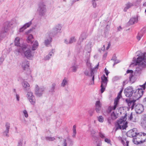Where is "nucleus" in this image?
<instances>
[{
    "label": "nucleus",
    "instance_id": "obj_1",
    "mask_svg": "<svg viewBox=\"0 0 146 146\" xmlns=\"http://www.w3.org/2000/svg\"><path fill=\"white\" fill-rule=\"evenodd\" d=\"M133 61L135 63V65L138 66L135 72H133L132 70H129L127 71V74H129V81L132 83L134 82L136 80L137 76L140 75L141 71L145 67L146 63L144 60L140 57L137 58H133Z\"/></svg>",
    "mask_w": 146,
    "mask_h": 146
},
{
    "label": "nucleus",
    "instance_id": "obj_2",
    "mask_svg": "<svg viewBox=\"0 0 146 146\" xmlns=\"http://www.w3.org/2000/svg\"><path fill=\"white\" fill-rule=\"evenodd\" d=\"M87 64L88 68L85 71L84 73L86 76L92 77L90 84L92 85L94 84V73L96 72L98 69L99 66V62L93 68H92V64L90 62H87Z\"/></svg>",
    "mask_w": 146,
    "mask_h": 146
},
{
    "label": "nucleus",
    "instance_id": "obj_3",
    "mask_svg": "<svg viewBox=\"0 0 146 146\" xmlns=\"http://www.w3.org/2000/svg\"><path fill=\"white\" fill-rule=\"evenodd\" d=\"M18 54H24L25 56L29 59H31L33 56V54L27 44H24L21 46L18 50Z\"/></svg>",
    "mask_w": 146,
    "mask_h": 146
},
{
    "label": "nucleus",
    "instance_id": "obj_4",
    "mask_svg": "<svg viewBox=\"0 0 146 146\" xmlns=\"http://www.w3.org/2000/svg\"><path fill=\"white\" fill-rule=\"evenodd\" d=\"M23 86L24 90L27 92V96L29 101L32 105H34L35 103V99L33 93L29 92L30 89V85L27 82L24 81Z\"/></svg>",
    "mask_w": 146,
    "mask_h": 146
},
{
    "label": "nucleus",
    "instance_id": "obj_5",
    "mask_svg": "<svg viewBox=\"0 0 146 146\" xmlns=\"http://www.w3.org/2000/svg\"><path fill=\"white\" fill-rule=\"evenodd\" d=\"M127 113H125L123 117H121L115 124V131L119 129H124L127 127V122L126 121Z\"/></svg>",
    "mask_w": 146,
    "mask_h": 146
},
{
    "label": "nucleus",
    "instance_id": "obj_6",
    "mask_svg": "<svg viewBox=\"0 0 146 146\" xmlns=\"http://www.w3.org/2000/svg\"><path fill=\"white\" fill-rule=\"evenodd\" d=\"M27 42L31 44L32 49L33 50H36L38 46V43L37 41H34V39L33 35L30 34L28 37Z\"/></svg>",
    "mask_w": 146,
    "mask_h": 146
},
{
    "label": "nucleus",
    "instance_id": "obj_7",
    "mask_svg": "<svg viewBox=\"0 0 146 146\" xmlns=\"http://www.w3.org/2000/svg\"><path fill=\"white\" fill-rule=\"evenodd\" d=\"M37 11L40 16H44L46 12V5L44 3L41 2L39 4Z\"/></svg>",
    "mask_w": 146,
    "mask_h": 146
},
{
    "label": "nucleus",
    "instance_id": "obj_8",
    "mask_svg": "<svg viewBox=\"0 0 146 146\" xmlns=\"http://www.w3.org/2000/svg\"><path fill=\"white\" fill-rule=\"evenodd\" d=\"M101 93L104 91L108 82V77L104 75L101 77Z\"/></svg>",
    "mask_w": 146,
    "mask_h": 146
},
{
    "label": "nucleus",
    "instance_id": "obj_9",
    "mask_svg": "<svg viewBox=\"0 0 146 146\" xmlns=\"http://www.w3.org/2000/svg\"><path fill=\"white\" fill-rule=\"evenodd\" d=\"M145 133L142 132H138L136 136V138H133V142L135 144L141 143Z\"/></svg>",
    "mask_w": 146,
    "mask_h": 146
},
{
    "label": "nucleus",
    "instance_id": "obj_10",
    "mask_svg": "<svg viewBox=\"0 0 146 146\" xmlns=\"http://www.w3.org/2000/svg\"><path fill=\"white\" fill-rule=\"evenodd\" d=\"M62 28V26L61 24H57L55 26L50 33V35L51 36H54V35L58 33H60Z\"/></svg>",
    "mask_w": 146,
    "mask_h": 146
},
{
    "label": "nucleus",
    "instance_id": "obj_11",
    "mask_svg": "<svg viewBox=\"0 0 146 146\" xmlns=\"http://www.w3.org/2000/svg\"><path fill=\"white\" fill-rule=\"evenodd\" d=\"M8 28L7 24L6 23L1 29L0 31V41L6 36V33L8 31Z\"/></svg>",
    "mask_w": 146,
    "mask_h": 146
},
{
    "label": "nucleus",
    "instance_id": "obj_12",
    "mask_svg": "<svg viewBox=\"0 0 146 146\" xmlns=\"http://www.w3.org/2000/svg\"><path fill=\"white\" fill-rule=\"evenodd\" d=\"M137 132L136 128H134L132 129H131L128 131L127 133V136L130 137H135L136 138V136L137 134Z\"/></svg>",
    "mask_w": 146,
    "mask_h": 146
},
{
    "label": "nucleus",
    "instance_id": "obj_13",
    "mask_svg": "<svg viewBox=\"0 0 146 146\" xmlns=\"http://www.w3.org/2000/svg\"><path fill=\"white\" fill-rule=\"evenodd\" d=\"M120 98V97L117 96V97L115 99L114 102V105L113 106H110L108 108V113H110L112 111L114 110L115 109L116 107H117V106L118 104L119 100Z\"/></svg>",
    "mask_w": 146,
    "mask_h": 146
},
{
    "label": "nucleus",
    "instance_id": "obj_14",
    "mask_svg": "<svg viewBox=\"0 0 146 146\" xmlns=\"http://www.w3.org/2000/svg\"><path fill=\"white\" fill-rule=\"evenodd\" d=\"M133 90L131 86H129L125 89L124 92L125 96L127 97H130L133 93Z\"/></svg>",
    "mask_w": 146,
    "mask_h": 146
},
{
    "label": "nucleus",
    "instance_id": "obj_15",
    "mask_svg": "<svg viewBox=\"0 0 146 146\" xmlns=\"http://www.w3.org/2000/svg\"><path fill=\"white\" fill-rule=\"evenodd\" d=\"M91 134L92 137V139L94 141V143H96L97 144V146H100V139L96 135H94L95 134V131L92 129L90 130Z\"/></svg>",
    "mask_w": 146,
    "mask_h": 146
},
{
    "label": "nucleus",
    "instance_id": "obj_16",
    "mask_svg": "<svg viewBox=\"0 0 146 146\" xmlns=\"http://www.w3.org/2000/svg\"><path fill=\"white\" fill-rule=\"evenodd\" d=\"M44 90V88L43 87L39 88L37 85L35 86V94L38 97L41 96Z\"/></svg>",
    "mask_w": 146,
    "mask_h": 146
},
{
    "label": "nucleus",
    "instance_id": "obj_17",
    "mask_svg": "<svg viewBox=\"0 0 146 146\" xmlns=\"http://www.w3.org/2000/svg\"><path fill=\"white\" fill-rule=\"evenodd\" d=\"M135 110L137 113H140L143 111L144 109L142 105L139 104L136 105L135 107Z\"/></svg>",
    "mask_w": 146,
    "mask_h": 146
},
{
    "label": "nucleus",
    "instance_id": "obj_18",
    "mask_svg": "<svg viewBox=\"0 0 146 146\" xmlns=\"http://www.w3.org/2000/svg\"><path fill=\"white\" fill-rule=\"evenodd\" d=\"M146 84L145 82L142 85L140 86V88H138V89L136 90L137 93H138L140 95L142 96L143 94V90L145 89V86Z\"/></svg>",
    "mask_w": 146,
    "mask_h": 146
},
{
    "label": "nucleus",
    "instance_id": "obj_19",
    "mask_svg": "<svg viewBox=\"0 0 146 146\" xmlns=\"http://www.w3.org/2000/svg\"><path fill=\"white\" fill-rule=\"evenodd\" d=\"M6 129L3 132V135L7 137H9L8 133H9V129L10 127V124L8 123H6L5 125Z\"/></svg>",
    "mask_w": 146,
    "mask_h": 146
},
{
    "label": "nucleus",
    "instance_id": "obj_20",
    "mask_svg": "<svg viewBox=\"0 0 146 146\" xmlns=\"http://www.w3.org/2000/svg\"><path fill=\"white\" fill-rule=\"evenodd\" d=\"M29 67V63L26 60H23L22 62V67L23 69L25 70L28 69Z\"/></svg>",
    "mask_w": 146,
    "mask_h": 146
},
{
    "label": "nucleus",
    "instance_id": "obj_21",
    "mask_svg": "<svg viewBox=\"0 0 146 146\" xmlns=\"http://www.w3.org/2000/svg\"><path fill=\"white\" fill-rule=\"evenodd\" d=\"M20 40V38L19 37H16L15 40V46H18V48L16 51L18 52V50L20 48L21 46L24 44H21L20 43L19 41Z\"/></svg>",
    "mask_w": 146,
    "mask_h": 146
},
{
    "label": "nucleus",
    "instance_id": "obj_22",
    "mask_svg": "<svg viewBox=\"0 0 146 146\" xmlns=\"http://www.w3.org/2000/svg\"><path fill=\"white\" fill-rule=\"evenodd\" d=\"M95 110L98 113L100 112V102L99 100L97 101L95 104Z\"/></svg>",
    "mask_w": 146,
    "mask_h": 146
},
{
    "label": "nucleus",
    "instance_id": "obj_23",
    "mask_svg": "<svg viewBox=\"0 0 146 146\" xmlns=\"http://www.w3.org/2000/svg\"><path fill=\"white\" fill-rule=\"evenodd\" d=\"M72 141L69 138H67V139H64L63 143V146H67L68 145L69 146H71L72 145Z\"/></svg>",
    "mask_w": 146,
    "mask_h": 146
},
{
    "label": "nucleus",
    "instance_id": "obj_24",
    "mask_svg": "<svg viewBox=\"0 0 146 146\" xmlns=\"http://www.w3.org/2000/svg\"><path fill=\"white\" fill-rule=\"evenodd\" d=\"M117 139L119 141H121L124 146H128L129 141L125 139H123L120 136L117 137Z\"/></svg>",
    "mask_w": 146,
    "mask_h": 146
},
{
    "label": "nucleus",
    "instance_id": "obj_25",
    "mask_svg": "<svg viewBox=\"0 0 146 146\" xmlns=\"http://www.w3.org/2000/svg\"><path fill=\"white\" fill-rule=\"evenodd\" d=\"M54 52V50L52 49V50L49 52L48 54L46 56L44 57V60H49L51 58V57L53 56Z\"/></svg>",
    "mask_w": 146,
    "mask_h": 146
},
{
    "label": "nucleus",
    "instance_id": "obj_26",
    "mask_svg": "<svg viewBox=\"0 0 146 146\" xmlns=\"http://www.w3.org/2000/svg\"><path fill=\"white\" fill-rule=\"evenodd\" d=\"M52 38L50 36L46 37L44 41V44L46 46H48L52 41Z\"/></svg>",
    "mask_w": 146,
    "mask_h": 146
},
{
    "label": "nucleus",
    "instance_id": "obj_27",
    "mask_svg": "<svg viewBox=\"0 0 146 146\" xmlns=\"http://www.w3.org/2000/svg\"><path fill=\"white\" fill-rule=\"evenodd\" d=\"M128 103V105L130 108H131V109H133L134 108V105H135V102L132 101H129L128 99H126L125 100Z\"/></svg>",
    "mask_w": 146,
    "mask_h": 146
},
{
    "label": "nucleus",
    "instance_id": "obj_28",
    "mask_svg": "<svg viewBox=\"0 0 146 146\" xmlns=\"http://www.w3.org/2000/svg\"><path fill=\"white\" fill-rule=\"evenodd\" d=\"M137 17H132L131 18L128 24L129 25H131L136 23L138 21Z\"/></svg>",
    "mask_w": 146,
    "mask_h": 146
},
{
    "label": "nucleus",
    "instance_id": "obj_29",
    "mask_svg": "<svg viewBox=\"0 0 146 146\" xmlns=\"http://www.w3.org/2000/svg\"><path fill=\"white\" fill-rule=\"evenodd\" d=\"M91 44L90 43H88L86 45L85 47L84 51L86 53H89L91 51Z\"/></svg>",
    "mask_w": 146,
    "mask_h": 146
},
{
    "label": "nucleus",
    "instance_id": "obj_30",
    "mask_svg": "<svg viewBox=\"0 0 146 146\" xmlns=\"http://www.w3.org/2000/svg\"><path fill=\"white\" fill-rule=\"evenodd\" d=\"M133 5V4L132 3L129 2L125 4V6L124 9V11L126 12L127 10L132 7Z\"/></svg>",
    "mask_w": 146,
    "mask_h": 146
},
{
    "label": "nucleus",
    "instance_id": "obj_31",
    "mask_svg": "<svg viewBox=\"0 0 146 146\" xmlns=\"http://www.w3.org/2000/svg\"><path fill=\"white\" fill-rule=\"evenodd\" d=\"M87 36V35L86 33H82L79 38L80 42H82L84 40L86 39Z\"/></svg>",
    "mask_w": 146,
    "mask_h": 146
},
{
    "label": "nucleus",
    "instance_id": "obj_32",
    "mask_svg": "<svg viewBox=\"0 0 146 146\" xmlns=\"http://www.w3.org/2000/svg\"><path fill=\"white\" fill-rule=\"evenodd\" d=\"M133 98L134 99L133 101L135 100V101L136 100H138L141 97L140 95L137 93V91H136L134 92V95H133Z\"/></svg>",
    "mask_w": 146,
    "mask_h": 146
},
{
    "label": "nucleus",
    "instance_id": "obj_33",
    "mask_svg": "<svg viewBox=\"0 0 146 146\" xmlns=\"http://www.w3.org/2000/svg\"><path fill=\"white\" fill-rule=\"evenodd\" d=\"M68 82V78L66 77L64 78L61 84V86L62 87H65L66 85L67 84Z\"/></svg>",
    "mask_w": 146,
    "mask_h": 146
},
{
    "label": "nucleus",
    "instance_id": "obj_34",
    "mask_svg": "<svg viewBox=\"0 0 146 146\" xmlns=\"http://www.w3.org/2000/svg\"><path fill=\"white\" fill-rule=\"evenodd\" d=\"M76 126L75 125H73L72 128L73 130V134L72 136L73 137L75 138L76 137Z\"/></svg>",
    "mask_w": 146,
    "mask_h": 146
},
{
    "label": "nucleus",
    "instance_id": "obj_35",
    "mask_svg": "<svg viewBox=\"0 0 146 146\" xmlns=\"http://www.w3.org/2000/svg\"><path fill=\"white\" fill-rule=\"evenodd\" d=\"M143 32L141 31L138 33L137 36L136 38L137 40L139 41V40L143 36Z\"/></svg>",
    "mask_w": 146,
    "mask_h": 146
},
{
    "label": "nucleus",
    "instance_id": "obj_36",
    "mask_svg": "<svg viewBox=\"0 0 146 146\" xmlns=\"http://www.w3.org/2000/svg\"><path fill=\"white\" fill-rule=\"evenodd\" d=\"M76 40V38L75 37H72L70 38L69 40V42L70 44H72L75 42Z\"/></svg>",
    "mask_w": 146,
    "mask_h": 146
},
{
    "label": "nucleus",
    "instance_id": "obj_37",
    "mask_svg": "<svg viewBox=\"0 0 146 146\" xmlns=\"http://www.w3.org/2000/svg\"><path fill=\"white\" fill-rule=\"evenodd\" d=\"M78 68V65L75 64H74L71 67L72 71L73 72H76L77 71Z\"/></svg>",
    "mask_w": 146,
    "mask_h": 146
},
{
    "label": "nucleus",
    "instance_id": "obj_38",
    "mask_svg": "<svg viewBox=\"0 0 146 146\" xmlns=\"http://www.w3.org/2000/svg\"><path fill=\"white\" fill-rule=\"evenodd\" d=\"M118 115L117 114H115L114 111H113L111 114V118L113 119H116Z\"/></svg>",
    "mask_w": 146,
    "mask_h": 146
},
{
    "label": "nucleus",
    "instance_id": "obj_39",
    "mask_svg": "<svg viewBox=\"0 0 146 146\" xmlns=\"http://www.w3.org/2000/svg\"><path fill=\"white\" fill-rule=\"evenodd\" d=\"M140 57L143 59L145 62H146L145 64V66L146 64V56H145V54L144 53H141V55L139 56L137 58Z\"/></svg>",
    "mask_w": 146,
    "mask_h": 146
},
{
    "label": "nucleus",
    "instance_id": "obj_40",
    "mask_svg": "<svg viewBox=\"0 0 146 146\" xmlns=\"http://www.w3.org/2000/svg\"><path fill=\"white\" fill-rule=\"evenodd\" d=\"M129 119L133 122H135L136 121V119L135 118H133V115L132 113H131L130 115L129 116H128Z\"/></svg>",
    "mask_w": 146,
    "mask_h": 146
},
{
    "label": "nucleus",
    "instance_id": "obj_41",
    "mask_svg": "<svg viewBox=\"0 0 146 146\" xmlns=\"http://www.w3.org/2000/svg\"><path fill=\"white\" fill-rule=\"evenodd\" d=\"M56 84L55 83H53L52 84L51 89L50 91L51 92H54V89L55 87Z\"/></svg>",
    "mask_w": 146,
    "mask_h": 146
},
{
    "label": "nucleus",
    "instance_id": "obj_42",
    "mask_svg": "<svg viewBox=\"0 0 146 146\" xmlns=\"http://www.w3.org/2000/svg\"><path fill=\"white\" fill-rule=\"evenodd\" d=\"M45 139L46 141H51L54 140L55 139V138L54 137H45Z\"/></svg>",
    "mask_w": 146,
    "mask_h": 146
},
{
    "label": "nucleus",
    "instance_id": "obj_43",
    "mask_svg": "<svg viewBox=\"0 0 146 146\" xmlns=\"http://www.w3.org/2000/svg\"><path fill=\"white\" fill-rule=\"evenodd\" d=\"M141 125L143 128H146V121L143 120L141 123Z\"/></svg>",
    "mask_w": 146,
    "mask_h": 146
},
{
    "label": "nucleus",
    "instance_id": "obj_44",
    "mask_svg": "<svg viewBox=\"0 0 146 146\" xmlns=\"http://www.w3.org/2000/svg\"><path fill=\"white\" fill-rule=\"evenodd\" d=\"M32 24V22L30 21V22L25 24L23 26L26 28V29L29 27Z\"/></svg>",
    "mask_w": 146,
    "mask_h": 146
},
{
    "label": "nucleus",
    "instance_id": "obj_45",
    "mask_svg": "<svg viewBox=\"0 0 146 146\" xmlns=\"http://www.w3.org/2000/svg\"><path fill=\"white\" fill-rule=\"evenodd\" d=\"M94 110L93 109H90L88 111V113L90 116H92Z\"/></svg>",
    "mask_w": 146,
    "mask_h": 146
},
{
    "label": "nucleus",
    "instance_id": "obj_46",
    "mask_svg": "<svg viewBox=\"0 0 146 146\" xmlns=\"http://www.w3.org/2000/svg\"><path fill=\"white\" fill-rule=\"evenodd\" d=\"M146 141V133H145L143 139L141 141V143H144Z\"/></svg>",
    "mask_w": 146,
    "mask_h": 146
},
{
    "label": "nucleus",
    "instance_id": "obj_47",
    "mask_svg": "<svg viewBox=\"0 0 146 146\" xmlns=\"http://www.w3.org/2000/svg\"><path fill=\"white\" fill-rule=\"evenodd\" d=\"M25 29H26V28L23 26L19 30V32L20 33L22 32Z\"/></svg>",
    "mask_w": 146,
    "mask_h": 146
},
{
    "label": "nucleus",
    "instance_id": "obj_48",
    "mask_svg": "<svg viewBox=\"0 0 146 146\" xmlns=\"http://www.w3.org/2000/svg\"><path fill=\"white\" fill-rule=\"evenodd\" d=\"M4 60V58L2 57L0 58V66L1 65L3 64Z\"/></svg>",
    "mask_w": 146,
    "mask_h": 146
},
{
    "label": "nucleus",
    "instance_id": "obj_49",
    "mask_svg": "<svg viewBox=\"0 0 146 146\" xmlns=\"http://www.w3.org/2000/svg\"><path fill=\"white\" fill-rule=\"evenodd\" d=\"M111 60H113L114 62H116V60H117V58L116 55L115 54H114L113 55Z\"/></svg>",
    "mask_w": 146,
    "mask_h": 146
},
{
    "label": "nucleus",
    "instance_id": "obj_50",
    "mask_svg": "<svg viewBox=\"0 0 146 146\" xmlns=\"http://www.w3.org/2000/svg\"><path fill=\"white\" fill-rule=\"evenodd\" d=\"M23 113L24 114L25 116L26 117H28V115L27 111L26 110H24L23 111Z\"/></svg>",
    "mask_w": 146,
    "mask_h": 146
},
{
    "label": "nucleus",
    "instance_id": "obj_51",
    "mask_svg": "<svg viewBox=\"0 0 146 146\" xmlns=\"http://www.w3.org/2000/svg\"><path fill=\"white\" fill-rule=\"evenodd\" d=\"M111 24V22L108 21V22L107 25L106 26V28L107 29H109L110 28V26Z\"/></svg>",
    "mask_w": 146,
    "mask_h": 146
},
{
    "label": "nucleus",
    "instance_id": "obj_52",
    "mask_svg": "<svg viewBox=\"0 0 146 146\" xmlns=\"http://www.w3.org/2000/svg\"><path fill=\"white\" fill-rule=\"evenodd\" d=\"M23 145V141L21 140H20L18 143L17 146H22Z\"/></svg>",
    "mask_w": 146,
    "mask_h": 146
},
{
    "label": "nucleus",
    "instance_id": "obj_53",
    "mask_svg": "<svg viewBox=\"0 0 146 146\" xmlns=\"http://www.w3.org/2000/svg\"><path fill=\"white\" fill-rule=\"evenodd\" d=\"M107 52H105L103 56V60H104L106 59V58L107 56Z\"/></svg>",
    "mask_w": 146,
    "mask_h": 146
},
{
    "label": "nucleus",
    "instance_id": "obj_54",
    "mask_svg": "<svg viewBox=\"0 0 146 146\" xmlns=\"http://www.w3.org/2000/svg\"><path fill=\"white\" fill-rule=\"evenodd\" d=\"M104 141L105 142L107 143H110V140L109 139L106 138L104 139Z\"/></svg>",
    "mask_w": 146,
    "mask_h": 146
},
{
    "label": "nucleus",
    "instance_id": "obj_55",
    "mask_svg": "<svg viewBox=\"0 0 146 146\" xmlns=\"http://www.w3.org/2000/svg\"><path fill=\"white\" fill-rule=\"evenodd\" d=\"M64 42L65 44H70V43L69 42V40H68L66 39H65L64 40Z\"/></svg>",
    "mask_w": 146,
    "mask_h": 146
},
{
    "label": "nucleus",
    "instance_id": "obj_56",
    "mask_svg": "<svg viewBox=\"0 0 146 146\" xmlns=\"http://www.w3.org/2000/svg\"><path fill=\"white\" fill-rule=\"evenodd\" d=\"M105 73L106 74V76H108V75L109 73V72H108V70H107L106 68L105 69Z\"/></svg>",
    "mask_w": 146,
    "mask_h": 146
},
{
    "label": "nucleus",
    "instance_id": "obj_57",
    "mask_svg": "<svg viewBox=\"0 0 146 146\" xmlns=\"http://www.w3.org/2000/svg\"><path fill=\"white\" fill-rule=\"evenodd\" d=\"M122 91H123L122 90H120V91L119 92V93L118 94V96H117L118 97H120V98L121 97V94L122 92Z\"/></svg>",
    "mask_w": 146,
    "mask_h": 146
},
{
    "label": "nucleus",
    "instance_id": "obj_58",
    "mask_svg": "<svg viewBox=\"0 0 146 146\" xmlns=\"http://www.w3.org/2000/svg\"><path fill=\"white\" fill-rule=\"evenodd\" d=\"M16 97L17 100L18 101H19V96L18 94H16Z\"/></svg>",
    "mask_w": 146,
    "mask_h": 146
},
{
    "label": "nucleus",
    "instance_id": "obj_59",
    "mask_svg": "<svg viewBox=\"0 0 146 146\" xmlns=\"http://www.w3.org/2000/svg\"><path fill=\"white\" fill-rule=\"evenodd\" d=\"M120 62V61L118 60H117H117H116V62H114V64H113V66H114L116 64L119 62Z\"/></svg>",
    "mask_w": 146,
    "mask_h": 146
},
{
    "label": "nucleus",
    "instance_id": "obj_60",
    "mask_svg": "<svg viewBox=\"0 0 146 146\" xmlns=\"http://www.w3.org/2000/svg\"><path fill=\"white\" fill-rule=\"evenodd\" d=\"M143 120L146 121V115H144L143 119Z\"/></svg>",
    "mask_w": 146,
    "mask_h": 146
},
{
    "label": "nucleus",
    "instance_id": "obj_61",
    "mask_svg": "<svg viewBox=\"0 0 146 146\" xmlns=\"http://www.w3.org/2000/svg\"><path fill=\"white\" fill-rule=\"evenodd\" d=\"M122 29V28L120 26H119L117 28V30L118 31H120Z\"/></svg>",
    "mask_w": 146,
    "mask_h": 146
},
{
    "label": "nucleus",
    "instance_id": "obj_62",
    "mask_svg": "<svg viewBox=\"0 0 146 146\" xmlns=\"http://www.w3.org/2000/svg\"><path fill=\"white\" fill-rule=\"evenodd\" d=\"M110 46V43H109L108 44V46H107V47H106V50H108L109 49Z\"/></svg>",
    "mask_w": 146,
    "mask_h": 146
},
{
    "label": "nucleus",
    "instance_id": "obj_63",
    "mask_svg": "<svg viewBox=\"0 0 146 146\" xmlns=\"http://www.w3.org/2000/svg\"><path fill=\"white\" fill-rule=\"evenodd\" d=\"M105 45H104L103 46V47H102V48L101 49V50L102 51H104L105 50Z\"/></svg>",
    "mask_w": 146,
    "mask_h": 146
},
{
    "label": "nucleus",
    "instance_id": "obj_64",
    "mask_svg": "<svg viewBox=\"0 0 146 146\" xmlns=\"http://www.w3.org/2000/svg\"><path fill=\"white\" fill-rule=\"evenodd\" d=\"M144 104L146 106V98L144 99L143 101Z\"/></svg>",
    "mask_w": 146,
    "mask_h": 146
}]
</instances>
